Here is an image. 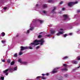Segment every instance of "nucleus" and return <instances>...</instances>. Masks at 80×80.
<instances>
[{
	"instance_id": "44",
	"label": "nucleus",
	"mask_w": 80,
	"mask_h": 80,
	"mask_svg": "<svg viewBox=\"0 0 80 80\" xmlns=\"http://www.w3.org/2000/svg\"><path fill=\"white\" fill-rule=\"evenodd\" d=\"M32 29H33V28H30V30H32Z\"/></svg>"
},
{
	"instance_id": "37",
	"label": "nucleus",
	"mask_w": 80,
	"mask_h": 80,
	"mask_svg": "<svg viewBox=\"0 0 80 80\" xmlns=\"http://www.w3.org/2000/svg\"><path fill=\"white\" fill-rule=\"evenodd\" d=\"M43 13H46L47 12L45 11H43Z\"/></svg>"
},
{
	"instance_id": "54",
	"label": "nucleus",
	"mask_w": 80,
	"mask_h": 80,
	"mask_svg": "<svg viewBox=\"0 0 80 80\" xmlns=\"http://www.w3.org/2000/svg\"><path fill=\"white\" fill-rule=\"evenodd\" d=\"M69 35H72V33H70Z\"/></svg>"
},
{
	"instance_id": "47",
	"label": "nucleus",
	"mask_w": 80,
	"mask_h": 80,
	"mask_svg": "<svg viewBox=\"0 0 80 80\" xmlns=\"http://www.w3.org/2000/svg\"><path fill=\"white\" fill-rule=\"evenodd\" d=\"M42 75L44 76V75H46V74H42Z\"/></svg>"
},
{
	"instance_id": "9",
	"label": "nucleus",
	"mask_w": 80,
	"mask_h": 80,
	"mask_svg": "<svg viewBox=\"0 0 80 80\" xmlns=\"http://www.w3.org/2000/svg\"><path fill=\"white\" fill-rule=\"evenodd\" d=\"M73 4V2H70L68 3V6L69 7H72Z\"/></svg>"
},
{
	"instance_id": "26",
	"label": "nucleus",
	"mask_w": 80,
	"mask_h": 80,
	"mask_svg": "<svg viewBox=\"0 0 80 80\" xmlns=\"http://www.w3.org/2000/svg\"><path fill=\"white\" fill-rule=\"evenodd\" d=\"M68 58V56H66L63 58V59H67V58Z\"/></svg>"
},
{
	"instance_id": "14",
	"label": "nucleus",
	"mask_w": 80,
	"mask_h": 80,
	"mask_svg": "<svg viewBox=\"0 0 80 80\" xmlns=\"http://www.w3.org/2000/svg\"><path fill=\"white\" fill-rule=\"evenodd\" d=\"M14 64H15V62L14 61L11 62L10 63L11 65H13Z\"/></svg>"
},
{
	"instance_id": "35",
	"label": "nucleus",
	"mask_w": 80,
	"mask_h": 80,
	"mask_svg": "<svg viewBox=\"0 0 80 80\" xmlns=\"http://www.w3.org/2000/svg\"><path fill=\"white\" fill-rule=\"evenodd\" d=\"M60 35V34L59 33V32L57 34V35H58V36H59V35Z\"/></svg>"
},
{
	"instance_id": "57",
	"label": "nucleus",
	"mask_w": 80,
	"mask_h": 80,
	"mask_svg": "<svg viewBox=\"0 0 80 80\" xmlns=\"http://www.w3.org/2000/svg\"><path fill=\"white\" fill-rule=\"evenodd\" d=\"M18 42L19 43H20V41Z\"/></svg>"
},
{
	"instance_id": "7",
	"label": "nucleus",
	"mask_w": 80,
	"mask_h": 80,
	"mask_svg": "<svg viewBox=\"0 0 80 80\" xmlns=\"http://www.w3.org/2000/svg\"><path fill=\"white\" fill-rule=\"evenodd\" d=\"M20 64H24V65H26L27 64V62H23L21 60H20Z\"/></svg>"
},
{
	"instance_id": "19",
	"label": "nucleus",
	"mask_w": 80,
	"mask_h": 80,
	"mask_svg": "<svg viewBox=\"0 0 80 80\" xmlns=\"http://www.w3.org/2000/svg\"><path fill=\"white\" fill-rule=\"evenodd\" d=\"M42 35H40L38 36V38H42Z\"/></svg>"
},
{
	"instance_id": "22",
	"label": "nucleus",
	"mask_w": 80,
	"mask_h": 80,
	"mask_svg": "<svg viewBox=\"0 0 80 80\" xmlns=\"http://www.w3.org/2000/svg\"><path fill=\"white\" fill-rule=\"evenodd\" d=\"M48 3H50V2H52V3H53V1H52V0H49L48 1Z\"/></svg>"
},
{
	"instance_id": "40",
	"label": "nucleus",
	"mask_w": 80,
	"mask_h": 80,
	"mask_svg": "<svg viewBox=\"0 0 80 80\" xmlns=\"http://www.w3.org/2000/svg\"><path fill=\"white\" fill-rule=\"evenodd\" d=\"M16 37H19V35L18 34H17V35L16 36Z\"/></svg>"
},
{
	"instance_id": "16",
	"label": "nucleus",
	"mask_w": 80,
	"mask_h": 80,
	"mask_svg": "<svg viewBox=\"0 0 80 80\" xmlns=\"http://www.w3.org/2000/svg\"><path fill=\"white\" fill-rule=\"evenodd\" d=\"M55 33V31H52L51 32V34H53Z\"/></svg>"
},
{
	"instance_id": "42",
	"label": "nucleus",
	"mask_w": 80,
	"mask_h": 80,
	"mask_svg": "<svg viewBox=\"0 0 80 80\" xmlns=\"http://www.w3.org/2000/svg\"><path fill=\"white\" fill-rule=\"evenodd\" d=\"M63 3V2L62 1H61L60 2V4H62Z\"/></svg>"
},
{
	"instance_id": "6",
	"label": "nucleus",
	"mask_w": 80,
	"mask_h": 80,
	"mask_svg": "<svg viewBox=\"0 0 80 80\" xmlns=\"http://www.w3.org/2000/svg\"><path fill=\"white\" fill-rule=\"evenodd\" d=\"M53 9L52 10V13H56V12H55V9L57 8V7H53Z\"/></svg>"
},
{
	"instance_id": "45",
	"label": "nucleus",
	"mask_w": 80,
	"mask_h": 80,
	"mask_svg": "<svg viewBox=\"0 0 80 80\" xmlns=\"http://www.w3.org/2000/svg\"><path fill=\"white\" fill-rule=\"evenodd\" d=\"M60 30H61V31H63V29L62 28H60Z\"/></svg>"
},
{
	"instance_id": "29",
	"label": "nucleus",
	"mask_w": 80,
	"mask_h": 80,
	"mask_svg": "<svg viewBox=\"0 0 80 80\" xmlns=\"http://www.w3.org/2000/svg\"><path fill=\"white\" fill-rule=\"evenodd\" d=\"M1 42L2 43H5V40L2 41Z\"/></svg>"
},
{
	"instance_id": "10",
	"label": "nucleus",
	"mask_w": 80,
	"mask_h": 80,
	"mask_svg": "<svg viewBox=\"0 0 80 80\" xmlns=\"http://www.w3.org/2000/svg\"><path fill=\"white\" fill-rule=\"evenodd\" d=\"M40 78H42V79H43V80H45L46 79V78H44V77H42L40 76H38L37 77V79H39Z\"/></svg>"
},
{
	"instance_id": "59",
	"label": "nucleus",
	"mask_w": 80,
	"mask_h": 80,
	"mask_svg": "<svg viewBox=\"0 0 80 80\" xmlns=\"http://www.w3.org/2000/svg\"><path fill=\"white\" fill-rule=\"evenodd\" d=\"M18 41H19V40H18Z\"/></svg>"
},
{
	"instance_id": "46",
	"label": "nucleus",
	"mask_w": 80,
	"mask_h": 80,
	"mask_svg": "<svg viewBox=\"0 0 80 80\" xmlns=\"http://www.w3.org/2000/svg\"><path fill=\"white\" fill-rule=\"evenodd\" d=\"M23 54V53L22 52H20V55H22Z\"/></svg>"
},
{
	"instance_id": "3",
	"label": "nucleus",
	"mask_w": 80,
	"mask_h": 80,
	"mask_svg": "<svg viewBox=\"0 0 80 80\" xmlns=\"http://www.w3.org/2000/svg\"><path fill=\"white\" fill-rule=\"evenodd\" d=\"M8 72H10V68H9V69H8L5 70L3 71V73L4 74H5L7 76L8 74Z\"/></svg>"
},
{
	"instance_id": "17",
	"label": "nucleus",
	"mask_w": 80,
	"mask_h": 80,
	"mask_svg": "<svg viewBox=\"0 0 80 80\" xmlns=\"http://www.w3.org/2000/svg\"><path fill=\"white\" fill-rule=\"evenodd\" d=\"M43 7L44 8H46L47 7V4H43Z\"/></svg>"
},
{
	"instance_id": "25",
	"label": "nucleus",
	"mask_w": 80,
	"mask_h": 80,
	"mask_svg": "<svg viewBox=\"0 0 80 80\" xmlns=\"http://www.w3.org/2000/svg\"><path fill=\"white\" fill-rule=\"evenodd\" d=\"M0 79L1 80H4V77H1L0 78Z\"/></svg>"
},
{
	"instance_id": "20",
	"label": "nucleus",
	"mask_w": 80,
	"mask_h": 80,
	"mask_svg": "<svg viewBox=\"0 0 80 80\" xmlns=\"http://www.w3.org/2000/svg\"><path fill=\"white\" fill-rule=\"evenodd\" d=\"M5 0H1V2L2 3H5Z\"/></svg>"
},
{
	"instance_id": "13",
	"label": "nucleus",
	"mask_w": 80,
	"mask_h": 80,
	"mask_svg": "<svg viewBox=\"0 0 80 80\" xmlns=\"http://www.w3.org/2000/svg\"><path fill=\"white\" fill-rule=\"evenodd\" d=\"M13 57H18V56H17V53H15L13 55Z\"/></svg>"
},
{
	"instance_id": "1",
	"label": "nucleus",
	"mask_w": 80,
	"mask_h": 80,
	"mask_svg": "<svg viewBox=\"0 0 80 80\" xmlns=\"http://www.w3.org/2000/svg\"><path fill=\"white\" fill-rule=\"evenodd\" d=\"M39 42H41V43H37ZM44 42H45V41L43 40V38H42L40 40H38L37 39L35 40L33 42L31 43V44H32L33 47H35V46L38 45L39 44H40L41 45H43Z\"/></svg>"
},
{
	"instance_id": "56",
	"label": "nucleus",
	"mask_w": 80,
	"mask_h": 80,
	"mask_svg": "<svg viewBox=\"0 0 80 80\" xmlns=\"http://www.w3.org/2000/svg\"><path fill=\"white\" fill-rule=\"evenodd\" d=\"M80 66L78 67L77 68H80Z\"/></svg>"
},
{
	"instance_id": "48",
	"label": "nucleus",
	"mask_w": 80,
	"mask_h": 80,
	"mask_svg": "<svg viewBox=\"0 0 80 80\" xmlns=\"http://www.w3.org/2000/svg\"><path fill=\"white\" fill-rule=\"evenodd\" d=\"M2 61L3 62H5V61L4 60H3Z\"/></svg>"
},
{
	"instance_id": "4",
	"label": "nucleus",
	"mask_w": 80,
	"mask_h": 80,
	"mask_svg": "<svg viewBox=\"0 0 80 80\" xmlns=\"http://www.w3.org/2000/svg\"><path fill=\"white\" fill-rule=\"evenodd\" d=\"M9 72H13V71H16L17 70V67H15L14 68H10L9 67Z\"/></svg>"
},
{
	"instance_id": "27",
	"label": "nucleus",
	"mask_w": 80,
	"mask_h": 80,
	"mask_svg": "<svg viewBox=\"0 0 80 80\" xmlns=\"http://www.w3.org/2000/svg\"><path fill=\"white\" fill-rule=\"evenodd\" d=\"M63 66H64V67H67V64H64L63 65Z\"/></svg>"
},
{
	"instance_id": "18",
	"label": "nucleus",
	"mask_w": 80,
	"mask_h": 80,
	"mask_svg": "<svg viewBox=\"0 0 80 80\" xmlns=\"http://www.w3.org/2000/svg\"><path fill=\"white\" fill-rule=\"evenodd\" d=\"M72 63L74 64H77V61H73Z\"/></svg>"
},
{
	"instance_id": "43",
	"label": "nucleus",
	"mask_w": 80,
	"mask_h": 80,
	"mask_svg": "<svg viewBox=\"0 0 80 80\" xmlns=\"http://www.w3.org/2000/svg\"><path fill=\"white\" fill-rule=\"evenodd\" d=\"M62 10L64 11V10H65V8H62Z\"/></svg>"
},
{
	"instance_id": "58",
	"label": "nucleus",
	"mask_w": 80,
	"mask_h": 80,
	"mask_svg": "<svg viewBox=\"0 0 80 80\" xmlns=\"http://www.w3.org/2000/svg\"><path fill=\"white\" fill-rule=\"evenodd\" d=\"M3 58H4L5 57V56H3Z\"/></svg>"
},
{
	"instance_id": "28",
	"label": "nucleus",
	"mask_w": 80,
	"mask_h": 80,
	"mask_svg": "<svg viewBox=\"0 0 80 80\" xmlns=\"http://www.w3.org/2000/svg\"><path fill=\"white\" fill-rule=\"evenodd\" d=\"M28 49L29 48V49H33V48H32L31 46H30L29 47H28Z\"/></svg>"
},
{
	"instance_id": "31",
	"label": "nucleus",
	"mask_w": 80,
	"mask_h": 80,
	"mask_svg": "<svg viewBox=\"0 0 80 80\" xmlns=\"http://www.w3.org/2000/svg\"><path fill=\"white\" fill-rule=\"evenodd\" d=\"M67 36V34H66L65 35H63L64 37H66Z\"/></svg>"
},
{
	"instance_id": "2",
	"label": "nucleus",
	"mask_w": 80,
	"mask_h": 80,
	"mask_svg": "<svg viewBox=\"0 0 80 80\" xmlns=\"http://www.w3.org/2000/svg\"><path fill=\"white\" fill-rule=\"evenodd\" d=\"M60 67H56L54 68L53 71L52 72V73H57V72H58V71L57 70H58V69H60Z\"/></svg>"
},
{
	"instance_id": "60",
	"label": "nucleus",
	"mask_w": 80,
	"mask_h": 80,
	"mask_svg": "<svg viewBox=\"0 0 80 80\" xmlns=\"http://www.w3.org/2000/svg\"><path fill=\"white\" fill-rule=\"evenodd\" d=\"M10 0V2H11V1H12V0Z\"/></svg>"
},
{
	"instance_id": "49",
	"label": "nucleus",
	"mask_w": 80,
	"mask_h": 80,
	"mask_svg": "<svg viewBox=\"0 0 80 80\" xmlns=\"http://www.w3.org/2000/svg\"><path fill=\"white\" fill-rule=\"evenodd\" d=\"M48 75H49V73H46V75H47V76H48Z\"/></svg>"
},
{
	"instance_id": "34",
	"label": "nucleus",
	"mask_w": 80,
	"mask_h": 80,
	"mask_svg": "<svg viewBox=\"0 0 80 80\" xmlns=\"http://www.w3.org/2000/svg\"><path fill=\"white\" fill-rule=\"evenodd\" d=\"M59 32V34H63V32Z\"/></svg>"
},
{
	"instance_id": "51",
	"label": "nucleus",
	"mask_w": 80,
	"mask_h": 80,
	"mask_svg": "<svg viewBox=\"0 0 80 80\" xmlns=\"http://www.w3.org/2000/svg\"><path fill=\"white\" fill-rule=\"evenodd\" d=\"M78 13V12H80V10H78L77 11Z\"/></svg>"
},
{
	"instance_id": "15",
	"label": "nucleus",
	"mask_w": 80,
	"mask_h": 80,
	"mask_svg": "<svg viewBox=\"0 0 80 80\" xmlns=\"http://www.w3.org/2000/svg\"><path fill=\"white\" fill-rule=\"evenodd\" d=\"M1 34L2 35V37H4L5 35V34L4 32H2Z\"/></svg>"
},
{
	"instance_id": "50",
	"label": "nucleus",
	"mask_w": 80,
	"mask_h": 80,
	"mask_svg": "<svg viewBox=\"0 0 80 80\" xmlns=\"http://www.w3.org/2000/svg\"><path fill=\"white\" fill-rule=\"evenodd\" d=\"M27 33H29V30H28L27 31Z\"/></svg>"
},
{
	"instance_id": "24",
	"label": "nucleus",
	"mask_w": 80,
	"mask_h": 80,
	"mask_svg": "<svg viewBox=\"0 0 80 80\" xmlns=\"http://www.w3.org/2000/svg\"><path fill=\"white\" fill-rule=\"evenodd\" d=\"M62 78H63V77H60L59 78V79L58 80H62Z\"/></svg>"
},
{
	"instance_id": "30",
	"label": "nucleus",
	"mask_w": 80,
	"mask_h": 80,
	"mask_svg": "<svg viewBox=\"0 0 80 80\" xmlns=\"http://www.w3.org/2000/svg\"><path fill=\"white\" fill-rule=\"evenodd\" d=\"M77 59L78 60H80V57H78L77 58Z\"/></svg>"
},
{
	"instance_id": "23",
	"label": "nucleus",
	"mask_w": 80,
	"mask_h": 80,
	"mask_svg": "<svg viewBox=\"0 0 80 80\" xmlns=\"http://www.w3.org/2000/svg\"><path fill=\"white\" fill-rule=\"evenodd\" d=\"M78 3V1L73 2V4H77V3Z\"/></svg>"
},
{
	"instance_id": "5",
	"label": "nucleus",
	"mask_w": 80,
	"mask_h": 80,
	"mask_svg": "<svg viewBox=\"0 0 80 80\" xmlns=\"http://www.w3.org/2000/svg\"><path fill=\"white\" fill-rule=\"evenodd\" d=\"M28 47H24L23 46H21V51H23V50H26L27 49H28Z\"/></svg>"
},
{
	"instance_id": "52",
	"label": "nucleus",
	"mask_w": 80,
	"mask_h": 80,
	"mask_svg": "<svg viewBox=\"0 0 80 80\" xmlns=\"http://www.w3.org/2000/svg\"><path fill=\"white\" fill-rule=\"evenodd\" d=\"M20 56V52L18 54Z\"/></svg>"
},
{
	"instance_id": "41",
	"label": "nucleus",
	"mask_w": 80,
	"mask_h": 80,
	"mask_svg": "<svg viewBox=\"0 0 80 80\" xmlns=\"http://www.w3.org/2000/svg\"><path fill=\"white\" fill-rule=\"evenodd\" d=\"M39 47H40L39 46H37L36 47V48H37V49H38V48H39Z\"/></svg>"
},
{
	"instance_id": "55",
	"label": "nucleus",
	"mask_w": 80,
	"mask_h": 80,
	"mask_svg": "<svg viewBox=\"0 0 80 80\" xmlns=\"http://www.w3.org/2000/svg\"><path fill=\"white\" fill-rule=\"evenodd\" d=\"M36 6V7H38V4H37Z\"/></svg>"
},
{
	"instance_id": "32",
	"label": "nucleus",
	"mask_w": 80,
	"mask_h": 80,
	"mask_svg": "<svg viewBox=\"0 0 80 80\" xmlns=\"http://www.w3.org/2000/svg\"><path fill=\"white\" fill-rule=\"evenodd\" d=\"M18 62H19V63H20V58L18 59Z\"/></svg>"
},
{
	"instance_id": "11",
	"label": "nucleus",
	"mask_w": 80,
	"mask_h": 80,
	"mask_svg": "<svg viewBox=\"0 0 80 80\" xmlns=\"http://www.w3.org/2000/svg\"><path fill=\"white\" fill-rule=\"evenodd\" d=\"M61 70L62 71H67V70H68V69L67 68H64L63 69H61Z\"/></svg>"
},
{
	"instance_id": "33",
	"label": "nucleus",
	"mask_w": 80,
	"mask_h": 80,
	"mask_svg": "<svg viewBox=\"0 0 80 80\" xmlns=\"http://www.w3.org/2000/svg\"><path fill=\"white\" fill-rule=\"evenodd\" d=\"M39 22H40V23H43V21H42V20H39Z\"/></svg>"
},
{
	"instance_id": "38",
	"label": "nucleus",
	"mask_w": 80,
	"mask_h": 80,
	"mask_svg": "<svg viewBox=\"0 0 80 80\" xmlns=\"http://www.w3.org/2000/svg\"><path fill=\"white\" fill-rule=\"evenodd\" d=\"M51 35H52L51 34L48 35H47L46 36H47V37H51Z\"/></svg>"
},
{
	"instance_id": "21",
	"label": "nucleus",
	"mask_w": 80,
	"mask_h": 80,
	"mask_svg": "<svg viewBox=\"0 0 80 80\" xmlns=\"http://www.w3.org/2000/svg\"><path fill=\"white\" fill-rule=\"evenodd\" d=\"M10 4L7 5L6 6V7L7 8H9V7H10Z\"/></svg>"
},
{
	"instance_id": "36",
	"label": "nucleus",
	"mask_w": 80,
	"mask_h": 80,
	"mask_svg": "<svg viewBox=\"0 0 80 80\" xmlns=\"http://www.w3.org/2000/svg\"><path fill=\"white\" fill-rule=\"evenodd\" d=\"M64 77H68V75L67 74H65L64 75Z\"/></svg>"
},
{
	"instance_id": "39",
	"label": "nucleus",
	"mask_w": 80,
	"mask_h": 80,
	"mask_svg": "<svg viewBox=\"0 0 80 80\" xmlns=\"http://www.w3.org/2000/svg\"><path fill=\"white\" fill-rule=\"evenodd\" d=\"M7 7H4V8H3V9H4V10H7Z\"/></svg>"
},
{
	"instance_id": "8",
	"label": "nucleus",
	"mask_w": 80,
	"mask_h": 80,
	"mask_svg": "<svg viewBox=\"0 0 80 80\" xmlns=\"http://www.w3.org/2000/svg\"><path fill=\"white\" fill-rule=\"evenodd\" d=\"M63 17L65 18L64 19V20H67V18H68V16H67V14H65L63 15Z\"/></svg>"
},
{
	"instance_id": "53",
	"label": "nucleus",
	"mask_w": 80,
	"mask_h": 80,
	"mask_svg": "<svg viewBox=\"0 0 80 80\" xmlns=\"http://www.w3.org/2000/svg\"><path fill=\"white\" fill-rule=\"evenodd\" d=\"M43 32H41L40 33V34H42V33H43Z\"/></svg>"
},
{
	"instance_id": "12",
	"label": "nucleus",
	"mask_w": 80,
	"mask_h": 80,
	"mask_svg": "<svg viewBox=\"0 0 80 80\" xmlns=\"http://www.w3.org/2000/svg\"><path fill=\"white\" fill-rule=\"evenodd\" d=\"M10 61H11V60L10 59H8L7 60V62L8 63H10Z\"/></svg>"
}]
</instances>
